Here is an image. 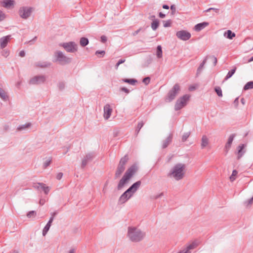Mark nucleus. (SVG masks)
<instances>
[{
    "label": "nucleus",
    "mask_w": 253,
    "mask_h": 253,
    "mask_svg": "<svg viewBox=\"0 0 253 253\" xmlns=\"http://www.w3.org/2000/svg\"><path fill=\"white\" fill-rule=\"evenodd\" d=\"M138 169L135 164L131 166L126 171L123 177L119 181L117 185L118 190L122 189L128 182L130 178L136 173Z\"/></svg>",
    "instance_id": "obj_1"
},
{
    "label": "nucleus",
    "mask_w": 253,
    "mask_h": 253,
    "mask_svg": "<svg viewBox=\"0 0 253 253\" xmlns=\"http://www.w3.org/2000/svg\"><path fill=\"white\" fill-rule=\"evenodd\" d=\"M186 166L184 164L178 163L171 169L168 174V176L173 177L176 180L182 179L185 175Z\"/></svg>",
    "instance_id": "obj_2"
},
{
    "label": "nucleus",
    "mask_w": 253,
    "mask_h": 253,
    "mask_svg": "<svg viewBox=\"0 0 253 253\" xmlns=\"http://www.w3.org/2000/svg\"><path fill=\"white\" fill-rule=\"evenodd\" d=\"M127 236L132 242H138L143 239L145 234L135 227H128Z\"/></svg>",
    "instance_id": "obj_3"
},
{
    "label": "nucleus",
    "mask_w": 253,
    "mask_h": 253,
    "mask_svg": "<svg viewBox=\"0 0 253 253\" xmlns=\"http://www.w3.org/2000/svg\"><path fill=\"white\" fill-rule=\"evenodd\" d=\"M128 160V157L126 155L124 157L122 158L119 162L117 166L115 173V178L117 179L121 176L123 172L126 169V165Z\"/></svg>",
    "instance_id": "obj_4"
},
{
    "label": "nucleus",
    "mask_w": 253,
    "mask_h": 253,
    "mask_svg": "<svg viewBox=\"0 0 253 253\" xmlns=\"http://www.w3.org/2000/svg\"><path fill=\"white\" fill-rule=\"evenodd\" d=\"M55 62H58L61 65H65L70 63L72 61V58L65 55L61 51L57 50L55 53Z\"/></svg>",
    "instance_id": "obj_5"
},
{
    "label": "nucleus",
    "mask_w": 253,
    "mask_h": 253,
    "mask_svg": "<svg viewBox=\"0 0 253 253\" xmlns=\"http://www.w3.org/2000/svg\"><path fill=\"white\" fill-rule=\"evenodd\" d=\"M190 98L189 94H185L178 98L175 104L174 110L178 111L185 106Z\"/></svg>",
    "instance_id": "obj_6"
},
{
    "label": "nucleus",
    "mask_w": 253,
    "mask_h": 253,
    "mask_svg": "<svg viewBox=\"0 0 253 253\" xmlns=\"http://www.w3.org/2000/svg\"><path fill=\"white\" fill-rule=\"evenodd\" d=\"M180 89V86L176 84L174 85L173 87L169 91L165 100L166 102H170L174 100L176 96L178 94Z\"/></svg>",
    "instance_id": "obj_7"
},
{
    "label": "nucleus",
    "mask_w": 253,
    "mask_h": 253,
    "mask_svg": "<svg viewBox=\"0 0 253 253\" xmlns=\"http://www.w3.org/2000/svg\"><path fill=\"white\" fill-rule=\"evenodd\" d=\"M65 50L70 53H74L78 50V45L74 42H64L60 44Z\"/></svg>",
    "instance_id": "obj_8"
},
{
    "label": "nucleus",
    "mask_w": 253,
    "mask_h": 253,
    "mask_svg": "<svg viewBox=\"0 0 253 253\" xmlns=\"http://www.w3.org/2000/svg\"><path fill=\"white\" fill-rule=\"evenodd\" d=\"M32 12V8L30 7L24 6L21 7L18 11L19 15L21 18L26 19L29 17Z\"/></svg>",
    "instance_id": "obj_9"
},
{
    "label": "nucleus",
    "mask_w": 253,
    "mask_h": 253,
    "mask_svg": "<svg viewBox=\"0 0 253 253\" xmlns=\"http://www.w3.org/2000/svg\"><path fill=\"white\" fill-rule=\"evenodd\" d=\"M176 36L178 39L184 41L188 40L191 37V34L185 30H181L177 32Z\"/></svg>",
    "instance_id": "obj_10"
},
{
    "label": "nucleus",
    "mask_w": 253,
    "mask_h": 253,
    "mask_svg": "<svg viewBox=\"0 0 253 253\" xmlns=\"http://www.w3.org/2000/svg\"><path fill=\"white\" fill-rule=\"evenodd\" d=\"M141 184L140 180H138L133 184H132L127 190L126 192L129 193L130 194H132V196L139 189Z\"/></svg>",
    "instance_id": "obj_11"
},
{
    "label": "nucleus",
    "mask_w": 253,
    "mask_h": 253,
    "mask_svg": "<svg viewBox=\"0 0 253 253\" xmlns=\"http://www.w3.org/2000/svg\"><path fill=\"white\" fill-rule=\"evenodd\" d=\"M132 197V194H130L129 193H127L126 190L120 197L118 200V204L122 205L125 203Z\"/></svg>",
    "instance_id": "obj_12"
},
{
    "label": "nucleus",
    "mask_w": 253,
    "mask_h": 253,
    "mask_svg": "<svg viewBox=\"0 0 253 253\" xmlns=\"http://www.w3.org/2000/svg\"><path fill=\"white\" fill-rule=\"evenodd\" d=\"M95 153H89L86 155L84 158L82 160V168H84L89 162L91 161L95 157Z\"/></svg>",
    "instance_id": "obj_13"
},
{
    "label": "nucleus",
    "mask_w": 253,
    "mask_h": 253,
    "mask_svg": "<svg viewBox=\"0 0 253 253\" xmlns=\"http://www.w3.org/2000/svg\"><path fill=\"white\" fill-rule=\"evenodd\" d=\"M235 136H236L235 133L231 134L229 136L227 142L226 143L224 148L225 155L227 154L230 148L231 147L232 142H233Z\"/></svg>",
    "instance_id": "obj_14"
},
{
    "label": "nucleus",
    "mask_w": 253,
    "mask_h": 253,
    "mask_svg": "<svg viewBox=\"0 0 253 253\" xmlns=\"http://www.w3.org/2000/svg\"><path fill=\"white\" fill-rule=\"evenodd\" d=\"M112 109L109 104H106L104 107V117L105 119L107 120L110 117L112 114Z\"/></svg>",
    "instance_id": "obj_15"
},
{
    "label": "nucleus",
    "mask_w": 253,
    "mask_h": 253,
    "mask_svg": "<svg viewBox=\"0 0 253 253\" xmlns=\"http://www.w3.org/2000/svg\"><path fill=\"white\" fill-rule=\"evenodd\" d=\"M10 35H8L0 39V46L1 48L3 49L7 46L8 42L10 39Z\"/></svg>",
    "instance_id": "obj_16"
},
{
    "label": "nucleus",
    "mask_w": 253,
    "mask_h": 253,
    "mask_svg": "<svg viewBox=\"0 0 253 253\" xmlns=\"http://www.w3.org/2000/svg\"><path fill=\"white\" fill-rule=\"evenodd\" d=\"M53 219H54V217L53 216H51L50 218V219L48 220L47 224H46V225L43 228V230H42V235L43 236H45V235L47 234L48 230H49V228L51 225V223L53 222Z\"/></svg>",
    "instance_id": "obj_17"
},
{
    "label": "nucleus",
    "mask_w": 253,
    "mask_h": 253,
    "mask_svg": "<svg viewBox=\"0 0 253 253\" xmlns=\"http://www.w3.org/2000/svg\"><path fill=\"white\" fill-rule=\"evenodd\" d=\"M209 25L207 22H203L198 23L194 26V30L197 32H199L204 29L205 27Z\"/></svg>",
    "instance_id": "obj_18"
},
{
    "label": "nucleus",
    "mask_w": 253,
    "mask_h": 253,
    "mask_svg": "<svg viewBox=\"0 0 253 253\" xmlns=\"http://www.w3.org/2000/svg\"><path fill=\"white\" fill-rule=\"evenodd\" d=\"M246 146V144H242L238 147V159H240L245 153V151L244 150V148Z\"/></svg>",
    "instance_id": "obj_19"
},
{
    "label": "nucleus",
    "mask_w": 253,
    "mask_h": 253,
    "mask_svg": "<svg viewBox=\"0 0 253 253\" xmlns=\"http://www.w3.org/2000/svg\"><path fill=\"white\" fill-rule=\"evenodd\" d=\"M172 134L170 133L169 136L163 141L162 148L165 149L168 146L172 141Z\"/></svg>",
    "instance_id": "obj_20"
},
{
    "label": "nucleus",
    "mask_w": 253,
    "mask_h": 253,
    "mask_svg": "<svg viewBox=\"0 0 253 253\" xmlns=\"http://www.w3.org/2000/svg\"><path fill=\"white\" fill-rule=\"evenodd\" d=\"M51 63L47 61H39L35 63V66L37 67L45 68L50 66Z\"/></svg>",
    "instance_id": "obj_21"
},
{
    "label": "nucleus",
    "mask_w": 253,
    "mask_h": 253,
    "mask_svg": "<svg viewBox=\"0 0 253 253\" xmlns=\"http://www.w3.org/2000/svg\"><path fill=\"white\" fill-rule=\"evenodd\" d=\"M208 56H206L200 64L197 70V75L200 74L204 69V66L207 62Z\"/></svg>",
    "instance_id": "obj_22"
},
{
    "label": "nucleus",
    "mask_w": 253,
    "mask_h": 253,
    "mask_svg": "<svg viewBox=\"0 0 253 253\" xmlns=\"http://www.w3.org/2000/svg\"><path fill=\"white\" fill-rule=\"evenodd\" d=\"M199 245V243L197 241H194L189 245H188L185 249V251H187L188 253H190V250L194 249Z\"/></svg>",
    "instance_id": "obj_23"
},
{
    "label": "nucleus",
    "mask_w": 253,
    "mask_h": 253,
    "mask_svg": "<svg viewBox=\"0 0 253 253\" xmlns=\"http://www.w3.org/2000/svg\"><path fill=\"white\" fill-rule=\"evenodd\" d=\"M14 1L12 0H4L2 2V6L8 8L14 5Z\"/></svg>",
    "instance_id": "obj_24"
},
{
    "label": "nucleus",
    "mask_w": 253,
    "mask_h": 253,
    "mask_svg": "<svg viewBox=\"0 0 253 253\" xmlns=\"http://www.w3.org/2000/svg\"><path fill=\"white\" fill-rule=\"evenodd\" d=\"M224 36L227 39L232 40L236 36L235 34L231 30H228L224 33Z\"/></svg>",
    "instance_id": "obj_25"
},
{
    "label": "nucleus",
    "mask_w": 253,
    "mask_h": 253,
    "mask_svg": "<svg viewBox=\"0 0 253 253\" xmlns=\"http://www.w3.org/2000/svg\"><path fill=\"white\" fill-rule=\"evenodd\" d=\"M209 144V139L206 135H203L202 138L201 148L206 147Z\"/></svg>",
    "instance_id": "obj_26"
},
{
    "label": "nucleus",
    "mask_w": 253,
    "mask_h": 253,
    "mask_svg": "<svg viewBox=\"0 0 253 253\" xmlns=\"http://www.w3.org/2000/svg\"><path fill=\"white\" fill-rule=\"evenodd\" d=\"M89 43L88 39L87 38L82 37L80 39V43L82 47L86 46Z\"/></svg>",
    "instance_id": "obj_27"
},
{
    "label": "nucleus",
    "mask_w": 253,
    "mask_h": 253,
    "mask_svg": "<svg viewBox=\"0 0 253 253\" xmlns=\"http://www.w3.org/2000/svg\"><path fill=\"white\" fill-rule=\"evenodd\" d=\"M0 97L4 101H6L8 99V96L6 94L5 91L0 87Z\"/></svg>",
    "instance_id": "obj_28"
},
{
    "label": "nucleus",
    "mask_w": 253,
    "mask_h": 253,
    "mask_svg": "<svg viewBox=\"0 0 253 253\" xmlns=\"http://www.w3.org/2000/svg\"><path fill=\"white\" fill-rule=\"evenodd\" d=\"M159 26V21L158 19H154L151 23V28L153 30L155 31L157 29Z\"/></svg>",
    "instance_id": "obj_29"
},
{
    "label": "nucleus",
    "mask_w": 253,
    "mask_h": 253,
    "mask_svg": "<svg viewBox=\"0 0 253 253\" xmlns=\"http://www.w3.org/2000/svg\"><path fill=\"white\" fill-rule=\"evenodd\" d=\"M31 126V124L30 123H28L26 124L19 126L18 127L17 129L19 131H22L29 128Z\"/></svg>",
    "instance_id": "obj_30"
},
{
    "label": "nucleus",
    "mask_w": 253,
    "mask_h": 253,
    "mask_svg": "<svg viewBox=\"0 0 253 253\" xmlns=\"http://www.w3.org/2000/svg\"><path fill=\"white\" fill-rule=\"evenodd\" d=\"M44 80H28L30 85H37L44 83Z\"/></svg>",
    "instance_id": "obj_31"
},
{
    "label": "nucleus",
    "mask_w": 253,
    "mask_h": 253,
    "mask_svg": "<svg viewBox=\"0 0 253 253\" xmlns=\"http://www.w3.org/2000/svg\"><path fill=\"white\" fill-rule=\"evenodd\" d=\"M253 88V81L248 82L244 86V90H247Z\"/></svg>",
    "instance_id": "obj_32"
},
{
    "label": "nucleus",
    "mask_w": 253,
    "mask_h": 253,
    "mask_svg": "<svg viewBox=\"0 0 253 253\" xmlns=\"http://www.w3.org/2000/svg\"><path fill=\"white\" fill-rule=\"evenodd\" d=\"M214 91L216 93L217 95L219 96V97H222V90L220 88V87L218 86H216L214 87Z\"/></svg>",
    "instance_id": "obj_33"
},
{
    "label": "nucleus",
    "mask_w": 253,
    "mask_h": 253,
    "mask_svg": "<svg viewBox=\"0 0 253 253\" xmlns=\"http://www.w3.org/2000/svg\"><path fill=\"white\" fill-rule=\"evenodd\" d=\"M52 161L51 158H48L47 159L45 160V161L43 163L42 167L44 169L47 168L49 165L50 164Z\"/></svg>",
    "instance_id": "obj_34"
},
{
    "label": "nucleus",
    "mask_w": 253,
    "mask_h": 253,
    "mask_svg": "<svg viewBox=\"0 0 253 253\" xmlns=\"http://www.w3.org/2000/svg\"><path fill=\"white\" fill-rule=\"evenodd\" d=\"M235 71H236L235 68L230 70L228 72L226 76L225 77V78L224 79H229V78H230L233 75V74L235 73Z\"/></svg>",
    "instance_id": "obj_35"
},
{
    "label": "nucleus",
    "mask_w": 253,
    "mask_h": 253,
    "mask_svg": "<svg viewBox=\"0 0 253 253\" xmlns=\"http://www.w3.org/2000/svg\"><path fill=\"white\" fill-rule=\"evenodd\" d=\"M143 125H144V123L142 121H141L140 122H139L138 123L137 127H136V130H135V133H136V135L138 134V133H139L140 130L142 127Z\"/></svg>",
    "instance_id": "obj_36"
},
{
    "label": "nucleus",
    "mask_w": 253,
    "mask_h": 253,
    "mask_svg": "<svg viewBox=\"0 0 253 253\" xmlns=\"http://www.w3.org/2000/svg\"><path fill=\"white\" fill-rule=\"evenodd\" d=\"M157 56L158 58H161L162 56V49L160 45L157 47Z\"/></svg>",
    "instance_id": "obj_37"
},
{
    "label": "nucleus",
    "mask_w": 253,
    "mask_h": 253,
    "mask_svg": "<svg viewBox=\"0 0 253 253\" xmlns=\"http://www.w3.org/2000/svg\"><path fill=\"white\" fill-rule=\"evenodd\" d=\"M123 81L132 85H135L138 83V80H123Z\"/></svg>",
    "instance_id": "obj_38"
},
{
    "label": "nucleus",
    "mask_w": 253,
    "mask_h": 253,
    "mask_svg": "<svg viewBox=\"0 0 253 253\" xmlns=\"http://www.w3.org/2000/svg\"><path fill=\"white\" fill-rule=\"evenodd\" d=\"M238 171L236 169H234L232 171V173L231 175L230 176V179L231 181H233L235 180L236 177L235 176L237 175Z\"/></svg>",
    "instance_id": "obj_39"
},
{
    "label": "nucleus",
    "mask_w": 253,
    "mask_h": 253,
    "mask_svg": "<svg viewBox=\"0 0 253 253\" xmlns=\"http://www.w3.org/2000/svg\"><path fill=\"white\" fill-rule=\"evenodd\" d=\"M105 54V52L104 50H97L96 51L95 54L97 55L98 57H103Z\"/></svg>",
    "instance_id": "obj_40"
},
{
    "label": "nucleus",
    "mask_w": 253,
    "mask_h": 253,
    "mask_svg": "<svg viewBox=\"0 0 253 253\" xmlns=\"http://www.w3.org/2000/svg\"><path fill=\"white\" fill-rule=\"evenodd\" d=\"M36 215V212L34 211H30L27 213V216L28 218L35 217Z\"/></svg>",
    "instance_id": "obj_41"
},
{
    "label": "nucleus",
    "mask_w": 253,
    "mask_h": 253,
    "mask_svg": "<svg viewBox=\"0 0 253 253\" xmlns=\"http://www.w3.org/2000/svg\"><path fill=\"white\" fill-rule=\"evenodd\" d=\"M190 132H187L184 133L183 134L182 136V142L186 141V140L187 139V138L190 136Z\"/></svg>",
    "instance_id": "obj_42"
},
{
    "label": "nucleus",
    "mask_w": 253,
    "mask_h": 253,
    "mask_svg": "<svg viewBox=\"0 0 253 253\" xmlns=\"http://www.w3.org/2000/svg\"><path fill=\"white\" fill-rule=\"evenodd\" d=\"M58 87L59 90H62L65 88V83L63 81H60L58 84Z\"/></svg>",
    "instance_id": "obj_43"
},
{
    "label": "nucleus",
    "mask_w": 253,
    "mask_h": 253,
    "mask_svg": "<svg viewBox=\"0 0 253 253\" xmlns=\"http://www.w3.org/2000/svg\"><path fill=\"white\" fill-rule=\"evenodd\" d=\"M253 203V196L249 199L248 201L244 202V204L246 207H248Z\"/></svg>",
    "instance_id": "obj_44"
},
{
    "label": "nucleus",
    "mask_w": 253,
    "mask_h": 253,
    "mask_svg": "<svg viewBox=\"0 0 253 253\" xmlns=\"http://www.w3.org/2000/svg\"><path fill=\"white\" fill-rule=\"evenodd\" d=\"M198 84L191 85L189 86L188 89L189 91H192L196 90L198 88Z\"/></svg>",
    "instance_id": "obj_45"
},
{
    "label": "nucleus",
    "mask_w": 253,
    "mask_h": 253,
    "mask_svg": "<svg viewBox=\"0 0 253 253\" xmlns=\"http://www.w3.org/2000/svg\"><path fill=\"white\" fill-rule=\"evenodd\" d=\"M171 26V20H168L166 21H164V27L165 28L169 27Z\"/></svg>",
    "instance_id": "obj_46"
},
{
    "label": "nucleus",
    "mask_w": 253,
    "mask_h": 253,
    "mask_svg": "<svg viewBox=\"0 0 253 253\" xmlns=\"http://www.w3.org/2000/svg\"><path fill=\"white\" fill-rule=\"evenodd\" d=\"M130 89H128L126 87H121L120 88V90L122 91H124L126 94H128L130 92Z\"/></svg>",
    "instance_id": "obj_47"
},
{
    "label": "nucleus",
    "mask_w": 253,
    "mask_h": 253,
    "mask_svg": "<svg viewBox=\"0 0 253 253\" xmlns=\"http://www.w3.org/2000/svg\"><path fill=\"white\" fill-rule=\"evenodd\" d=\"M42 183H34L33 187L38 190H40V188L41 187Z\"/></svg>",
    "instance_id": "obj_48"
},
{
    "label": "nucleus",
    "mask_w": 253,
    "mask_h": 253,
    "mask_svg": "<svg viewBox=\"0 0 253 253\" xmlns=\"http://www.w3.org/2000/svg\"><path fill=\"white\" fill-rule=\"evenodd\" d=\"M170 9L171 10V15L175 14V13L176 12V7H175V5H174V4L171 5Z\"/></svg>",
    "instance_id": "obj_49"
},
{
    "label": "nucleus",
    "mask_w": 253,
    "mask_h": 253,
    "mask_svg": "<svg viewBox=\"0 0 253 253\" xmlns=\"http://www.w3.org/2000/svg\"><path fill=\"white\" fill-rule=\"evenodd\" d=\"M164 192H161V193H160L159 194H157L156 195L154 196L153 198L154 199H155V200H156V199H158L159 198H160L163 196H164Z\"/></svg>",
    "instance_id": "obj_50"
},
{
    "label": "nucleus",
    "mask_w": 253,
    "mask_h": 253,
    "mask_svg": "<svg viewBox=\"0 0 253 253\" xmlns=\"http://www.w3.org/2000/svg\"><path fill=\"white\" fill-rule=\"evenodd\" d=\"M5 18V14L0 10V22L3 20Z\"/></svg>",
    "instance_id": "obj_51"
},
{
    "label": "nucleus",
    "mask_w": 253,
    "mask_h": 253,
    "mask_svg": "<svg viewBox=\"0 0 253 253\" xmlns=\"http://www.w3.org/2000/svg\"><path fill=\"white\" fill-rule=\"evenodd\" d=\"M120 130L118 129H115L113 131V136L114 137H117L119 135L120 133Z\"/></svg>",
    "instance_id": "obj_52"
},
{
    "label": "nucleus",
    "mask_w": 253,
    "mask_h": 253,
    "mask_svg": "<svg viewBox=\"0 0 253 253\" xmlns=\"http://www.w3.org/2000/svg\"><path fill=\"white\" fill-rule=\"evenodd\" d=\"M210 57L212 59L213 66H215L217 63V58L214 56H211Z\"/></svg>",
    "instance_id": "obj_53"
},
{
    "label": "nucleus",
    "mask_w": 253,
    "mask_h": 253,
    "mask_svg": "<svg viewBox=\"0 0 253 253\" xmlns=\"http://www.w3.org/2000/svg\"><path fill=\"white\" fill-rule=\"evenodd\" d=\"M8 55H9V51L7 50H3L2 51V55L4 57H6L8 56Z\"/></svg>",
    "instance_id": "obj_54"
},
{
    "label": "nucleus",
    "mask_w": 253,
    "mask_h": 253,
    "mask_svg": "<svg viewBox=\"0 0 253 253\" xmlns=\"http://www.w3.org/2000/svg\"><path fill=\"white\" fill-rule=\"evenodd\" d=\"M100 39H101V42L102 43L106 42L107 40V37L104 35L101 36Z\"/></svg>",
    "instance_id": "obj_55"
},
{
    "label": "nucleus",
    "mask_w": 253,
    "mask_h": 253,
    "mask_svg": "<svg viewBox=\"0 0 253 253\" xmlns=\"http://www.w3.org/2000/svg\"><path fill=\"white\" fill-rule=\"evenodd\" d=\"M63 176L62 172H59L56 175V179L58 180H60Z\"/></svg>",
    "instance_id": "obj_56"
},
{
    "label": "nucleus",
    "mask_w": 253,
    "mask_h": 253,
    "mask_svg": "<svg viewBox=\"0 0 253 253\" xmlns=\"http://www.w3.org/2000/svg\"><path fill=\"white\" fill-rule=\"evenodd\" d=\"M49 191V187L46 186L45 187H44L43 192L45 194H47Z\"/></svg>",
    "instance_id": "obj_57"
},
{
    "label": "nucleus",
    "mask_w": 253,
    "mask_h": 253,
    "mask_svg": "<svg viewBox=\"0 0 253 253\" xmlns=\"http://www.w3.org/2000/svg\"><path fill=\"white\" fill-rule=\"evenodd\" d=\"M239 104V97H237L234 101V104L235 106H237Z\"/></svg>",
    "instance_id": "obj_58"
},
{
    "label": "nucleus",
    "mask_w": 253,
    "mask_h": 253,
    "mask_svg": "<svg viewBox=\"0 0 253 253\" xmlns=\"http://www.w3.org/2000/svg\"><path fill=\"white\" fill-rule=\"evenodd\" d=\"M19 56L21 57H24L25 56V52L24 50H21L19 54Z\"/></svg>",
    "instance_id": "obj_59"
},
{
    "label": "nucleus",
    "mask_w": 253,
    "mask_h": 253,
    "mask_svg": "<svg viewBox=\"0 0 253 253\" xmlns=\"http://www.w3.org/2000/svg\"><path fill=\"white\" fill-rule=\"evenodd\" d=\"M150 80H142V82L145 85H147L150 83Z\"/></svg>",
    "instance_id": "obj_60"
},
{
    "label": "nucleus",
    "mask_w": 253,
    "mask_h": 253,
    "mask_svg": "<svg viewBox=\"0 0 253 253\" xmlns=\"http://www.w3.org/2000/svg\"><path fill=\"white\" fill-rule=\"evenodd\" d=\"M159 17H160V18H165V17L166 15H165V14L163 13L162 12H160L159 13Z\"/></svg>",
    "instance_id": "obj_61"
},
{
    "label": "nucleus",
    "mask_w": 253,
    "mask_h": 253,
    "mask_svg": "<svg viewBox=\"0 0 253 253\" xmlns=\"http://www.w3.org/2000/svg\"><path fill=\"white\" fill-rule=\"evenodd\" d=\"M141 28H139V29H138L137 30L135 31L133 33V36H136V35H137L138 34V33L141 31Z\"/></svg>",
    "instance_id": "obj_62"
},
{
    "label": "nucleus",
    "mask_w": 253,
    "mask_h": 253,
    "mask_svg": "<svg viewBox=\"0 0 253 253\" xmlns=\"http://www.w3.org/2000/svg\"><path fill=\"white\" fill-rule=\"evenodd\" d=\"M32 79H44L43 77L42 76H35L34 78H33Z\"/></svg>",
    "instance_id": "obj_63"
},
{
    "label": "nucleus",
    "mask_w": 253,
    "mask_h": 253,
    "mask_svg": "<svg viewBox=\"0 0 253 253\" xmlns=\"http://www.w3.org/2000/svg\"><path fill=\"white\" fill-rule=\"evenodd\" d=\"M22 81H20V82H18L16 84V86L18 87V88H20V86L22 84Z\"/></svg>",
    "instance_id": "obj_64"
}]
</instances>
